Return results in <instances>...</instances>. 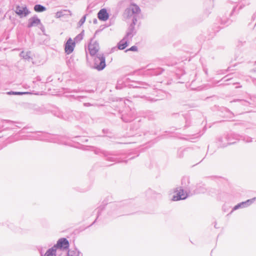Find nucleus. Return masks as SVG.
Segmentation results:
<instances>
[{
  "mask_svg": "<svg viewBox=\"0 0 256 256\" xmlns=\"http://www.w3.org/2000/svg\"><path fill=\"white\" fill-rule=\"evenodd\" d=\"M68 247V240L66 238H61L58 240L56 244L46 251L44 256H56V252L58 249L66 250Z\"/></svg>",
  "mask_w": 256,
  "mask_h": 256,
  "instance_id": "nucleus-1",
  "label": "nucleus"
},
{
  "mask_svg": "<svg viewBox=\"0 0 256 256\" xmlns=\"http://www.w3.org/2000/svg\"><path fill=\"white\" fill-rule=\"evenodd\" d=\"M106 66V58L104 54H98L94 59V68L100 71L104 70Z\"/></svg>",
  "mask_w": 256,
  "mask_h": 256,
  "instance_id": "nucleus-2",
  "label": "nucleus"
},
{
  "mask_svg": "<svg viewBox=\"0 0 256 256\" xmlns=\"http://www.w3.org/2000/svg\"><path fill=\"white\" fill-rule=\"evenodd\" d=\"M128 16L132 17V18L134 17L136 19V16L138 17L140 12V9L138 6L135 4H131L128 8L127 9Z\"/></svg>",
  "mask_w": 256,
  "mask_h": 256,
  "instance_id": "nucleus-3",
  "label": "nucleus"
},
{
  "mask_svg": "<svg viewBox=\"0 0 256 256\" xmlns=\"http://www.w3.org/2000/svg\"><path fill=\"white\" fill-rule=\"evenodd\" d=\"M15 12L21 18L26 16L30 12L26 6H20L16 7Z\"/></svg>",
  "mask_w": 256,
  "mask_h": 256,
  "instance_id": "nucleus-4",
  "label": "nucleus"
},
{
  "mask_svg": "<svg viewBox=\"0 0 256 256\" xmlns=\"http://www.w3.org/2000/svg\"><path fill=\"white\" fill-rule=\"evenodd\" d=\"M137 22V19L136 18H132V22L130 24L128 30V32H126V34L125 36L126 38L131 39L133 36L136 34V31L135 30L134 26Z\"/></svg>",
  "mask_w": 256,
  "mask_h": 256,
  "instance_id": "nucleus-5",
  "label": "nucleus"
},
{
  "mask_svg": "<svg viewBox=\"0 0 256 256\" xmlns=\"http://www.w3.org/2000/svg\"><path fill=\"white\" fill-rule=\"evenodd\" d=\"M178 192L176 196H174L172 198V200L174 201L179 200H184L188 196H190V194L192 195L193 194H190V192L189 193H187L186 192H184L183 189H180L179 190H177Z\"/></svg>",
  "mask_w": 256,
  "mask_h": 256,
  "instance_id": "nucleus-6",
  "label": "nucleus"
},
{
  "mask_svg": "<svg viewBox=\"0 0 256 256\" xmlns=\"http://www.w3.org/2000/svg\"><path fill=\"white\" fill-rule=\"evenodd\" d=\"M100 46L96 41L91 40L88 45V50L91 56H94L99 50Z\"/></svg>",
  "mask_w": 256,
  "mask_h": 256,
  "instance_id": "nucleus-7",
  "label": "nucleus"
},
{
  "mask_svg": "<svg viewBox=\"0 0 256 256\" xmlns=\"http://www.w3.org/2000/svg\"><path fill=\"white\" fill-rule=\"evenodd\" d=\"M75 46V42H74L71 38H69L65 44V52L68 54L72 53L74 51Z\"/></svg>",
  "mask_w": 256,
  "mask_h": 256,
  "instance_id": "nucleus-8",
  "label": "nucleus"
},
{
  "mask_svg": "<svg viewBox=\"0 0 256 256\" xmlns=\"http://www.w3.org/2000/svg\"><path fill=\"white\" fill-rule=\"evenodd\" d=\"M39 24H40V20L37 16H34L28 19L27 27L30 28L33 26H36Z\"/></svg>",
  "mask_w": 256,
  "mask_h": 256,
  "instance_id": "nucleus-9",
  "label": "nucleus"
},
{
  "mask_svg": "<svg viewBox=\"0 0 256 256\" xmlns=\"http://www.w3.org/2000/svg\"><path fill=\"white\" fill-rule=\"evenodd\" d=\"M255 200V198L248 200L245 202H242L240 204H238L233 208V210H236L240 208H244L250 205Z\"/></svg>",
  "mask_w": 256,
  "mask_h": 256,
  "instance_id": "nucleus-10",
  "label": "nucleus"
},
{
  "mask_svg": "<svg viewBox=\"0 0 256 256\" xmlns=\"http://www.w3.org/2000/svg\"><path fill=\"white\" fill-rule=\"evenodd\" d=\"M163 70L160 68H148L145 71V74L150 76H158L161 74Z\"/></svg>",
  "mask_w": 256,
  "mask_h": 256,
  "instance_id": "nucleus-11",
  "label": "nucleus"
},
{
  "mask_svg": "<svg viewBox=\"0 0 256 256\" xmlns=\"http://www.w3.org/2000/svg\"><path fill=\"white\" fill-rule=\"evenodd\" d=\"M98 18L100 20H106L108 18V14L106 9L100 10L98 14Z\"/></svg>",
  "mask_w": 256,
  "mask_h": 256,
  "instance_id": "nucleus-12",
  "label": "nucleus"
},
{
  "mask_svg": "<svg viewBox=\"0 0 256 256\" xmlns=\"http://www.w3.org/2000/svg\"><path fill=\"white\" fill-rule=\"evenodd\" d=\"M128 38L125 36L118 44V48L120 50H124L128 44Z\"/></svg>",
  "mask_w": 256,
  "mask_h": 256,
  "instance_id": "nucleus-13",
  "label": "nucleus"
},
{
  "mask_svg": "<svg viewBox=\"0 0 256 256\" xmlns=\"http://www.w3.org/2000/svg\"><path fill=\"white\" fill-rule=\"evenodd\" d=\"M134 93H135L134 92H132V97L133 98H142L146 100L150 101V102H154V101H156V100H154V98H151L149 96H140V95H139V94H134Z\"/></svg>",
  "mask_w": 256,
  "mask_h": 256,
  "instance_id": "nucleus-14",
  "label": "nucleus"
},
{
  "mask_svg": "<svg viewBox=\"0 0 256 256\" xmlns=\"http://www.w3.org/2000/svg\"><path fill=\"white\" fill-rule=\"evenodd\" d=\"M30 54V52H26L24 51H22L20 53V57L24 59L29 61L30 59H32Z\"/></svg>",
  "mask_w": 256,
  "mask_h": 256,
  "instance_id": "nucleus-15",
  "label": "nucleus"
},
{
  "mask_svg": "<svg viewBox=\"0 0 256 256\" xmlns=\"http://www.w3.org/2000/svg\"><path fill=\"white\" fill-rule=\"evenodd\" d=\"M84 36V30H82L80 34L74 38V42H75V44L80 42L83 39Z\"/></svg>",
  "mask_w": 256,
  "mask_h": 256,
  "instance_id": "nucleus-16",
  "label": "nucleus"
},
{
  "mask_svg": "<svg viewBox=\"0 0 256 256\" xmlns=\"http://www.w3.org/2000/svg\"><path fill=\"white\" fill-rule=\"evenodd\" d=\"M34 10L36 12H42L46 10V8L41 4H36L34 6Z\"/></svg>",
  "mask_w": 256,
  "mask_h": 256,
  "instance_id": "nucleus-17",
  "label": "nucleus"
},
{
  "mask_svg": "<svg viewBox=\"0 0 256 256\" xmlns=\"http://www.w3.org/2000/svg\"><path fill=\"white\" fill-rule=\"evenodd\" d=\"M28 92H6V94L8 95H12V94H14V95H23L25 94H27Z\"/></svg>",
  "mask_w": 256,
  "mask_h": 256,
  "instance_id": "nucleus-18",
  "label": "nucleus"
},
{
  "mask_svg": "<svg viewBox=\"0 0 256 256\" xmlns=\"http://www.w3.org/2000/svg\"><path fill=\"white\" fill-rule=\"evenodd\" d=\"M68 256H78V252L76 250H69L68 252Z\"/></svg>",
  "mask_w": 256,
  "mask_h": 256,
  "instance_id": "nucleus-19",
  "label": "nucleus"
},
{
  "mask_svg": "<svg viewBox=\"0 0 256 256\" xmlns=\"http://www.w3.org/2000/svg\"><path fill=\"white\" fill-rule=\"evenodd\" d=\"M86 14H85L80 20V21L78 22V25L79 26H81L84 24V22L86 21Z\"/></svg>",
  "mask_w": 256,
  "mask_h": 256,
  "instance_id": "nucleus-20",
  "label": "nucleus"
},
{
  "mask_svg": "<svg viewBox=\"0 0 256 256\" xmlns=\"http://www.w3.org/2000/svg\"><path fill=\"white\" fill-rule=\"evenodd\" d=\"M122 80H118V83L116 86V89H121L122 88Z\"/></svg>",
  "mask_w": 256,
  "mask_h": 256,
  "instance_id": "nucleus-21",
  "label": "nucleus"
},
{
  "mask_svg": "<svg viewBox=\"0 0 256 256\" xmlns=\"http://www.w3.org/2000/svg\"><path fill=\"white\" fill-rule=\"evenodd\" d=\"M128 50L137 51L138 50V48H137V46H132L129 49L127 50L126 51H128Z\"/></svg>",
  "mask_w": 256,
  "mask_h": 256,
  "instance_id": "nucleus-22",
  "label": "nucleus"
},
{
  "mask_svg": "<svg viewBox=\"0 0 256 256\" xmlns=\"http://www.w3.org/2000/svg\"><path fill=\"white\" fill-rule=\"evenodd\" d=\"M34 137L36 139L41 140H46V139L44 138H42V136H34Z\"/></svg>",
  "mask_w": 256,
  "mask_h": 256,
  "instance_id": "nucleus-23",
  "label": "nucleus"
},
{
  "mask_svg": "<svg viewBox=\"0 0 256 256\" xmlns=\"http://www.w3.org/2000/svg\"><path fill=\"white\" fill-rule=\"evenodd\" d=\"M108 160H111V161H116V162H119L120 161L116 158H110V157H108Z\"/></svg>",
  "mask_w": 256,
  "mask_h": 256,
  "instance_id": "nucleus-24",
  "label": "nucleus"
},
{
  "mask_svg": "<svg viewBox=\"0 0 256 256\" xmlns=\"http://www.w3.org/2000/svg\"><path fill=\"white\" fill-rule=\"evenodd\" d=\"M62 16V12H58L56 13V16L57 18H60Z\"/></svg>",
  "mask_w": 256,
  "mask_h": 256,
  "instance_id": "nucleus-25",
  "label": "nucleus"
},
{
  "mask_svg": "<svg viewBox=\"0 0 256 256\" xmlns=\"http://www.w3.org/2000/svg\"><path fill=\"white\" fill-rule=\"evenodd\" d=\"M122 118L123 120L125 122H130L132 121V120H127L125 119L123 116Z\"/></svg>",
  "mask_w": 256,
  "mask_h": 256,
  "instance_id": "nucleus-26",
  "label": "nucleus"
},
{
  "mask_svg": "<svg viewBox=\"0 0 256 256\" xmlns=\"http://www.w3.org/2000/svg\"><path fill=\"white\" fill-rule=\"evenodd\" d=\"M226 77H227V76H225L224 78H222V80H224V82L228 81V80H229L230 79V78H227V79H226V80H225V78H226Z\"/></svg>",
  "mask_w": 256,
  "mask_h": 256,
  "instance_id": "nucleus-27",
  "label": "nucleus"
},
{
  "mask_svg": "<svg viewBox=\"0 0 256 256\" xmlns=\"http://www.w3.org/2000/svg\"><path fill=\"white\" fill-rule=\"evenodd\" d=\"M133 87L138 88L140 90L142 88V87H141V86H134Z\"/></svg>",
  "mask_w": 256,
  "mask_h": 256,
  "instance_id": "nucleus-28",
  "label": "nucleus"
},
{
  "mask_svg": "<svg viewBox=\"0 0 256 256\" xmlns=\"http://www.w3.org/2000/svg\"><path fill=\"white\" fill-rule=\"evenodd\" d=\"M246 142H252V140H251V138H248V140H246Z\"/></svg>",
  "mask_w": 256,
  "mask_h": 256,
  "instance_id": "nucleus-29",
  "label": "nucleus"
},
{
  "mask_svg": "<svg viewBox=\"0 0 256 256\" xmlns=\"http://www.w3.org/2000/svg\"><path fill=\"white\" fill-rule=\"evenodd\" d=\"M199 192H200V191L194 192V194H198V193H199Z\"/></svg>",
  "mask_w": 256,
  "mask_h": 256,
  "instance_id": "nucleus-30",
  "label": "nucleus"
},
{
  "mask_svg": "<svg viewBox=\"0 0 256 256\" xmlns=\"http://www.w3.org/2000/svg\"><path fill=\"white\" fill-rule=\"evenodd\" d=\"M143 85H145V86H149L148 84H143Z\"/></svg>",
  "mask_w": 256,
  "mask_h": 256,
  "instance_id": "nucleus-31",
  "label": "nucleus"
},
{
  "mask_svg": "<svg viewBox=\"0 0 256 256\" xmlns=\"http://www.w3.org/2000/svg\"><path fill=\"white\" fill-rule=\"evenodd\" d=\"M96 22V19H95V20H94V22Z\"/></svg>",
  "mask_w": 256,
  "mask_h": 256,
  "instance_id": "nucleus-32",
  "label": "nucleus"
},
{
  "mask_svg": "<svg viewBox=\"0 0 256 256\" xmlns=\"http://www.w3.org/2000/svg\"><path fill=\"white\" fill-rule=\"evenodd\" d=\"M242 88V86H236V88Z\"/></svg>",
  "mask_w": 256,
  "mask_h": 256,
  "instance_id": "nucleus-33",
  "label": "nucleus"
},
{
  "mask_svg": "<svg viewBox=\"0 0 256 256\" xmlns=\"http://www.w3.org/2000/svg\"><path fill=\"white\" fill-rule=\"evenodd\" d=\"M184 179H185V178H183V179L182 180V184L183 183V182H184Z\"/></svg>",
  "mask_w": 256,
  "mask_h": 256,
  "instance_id": "nucleus-34",
  "label": "nucleus"
},
{
  "mask_svg": "<svg viewBox=\"0 0 256 256\" xmlns=\"http://www.w3.org/2000/svg\"><path fill=\"white\" fill-rule=\"evenodd\" d=\"M52 142H56V141H54V140H52Z\"/></svg>",
  "mask_w": 256,
  "mask_h": 256,
  "instance_id": "nucleus-35",
  "label": "nucleus"
}]
</instances>
